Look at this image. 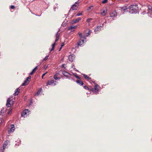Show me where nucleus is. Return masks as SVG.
<instances>
[{
  "label": "nucleus",
  "mask_w": 152,
  "mask_h": 152,
  "mask_svg": "<svg viewBox=\"0 0 152 152\" xmlns=\"http://www.w3.org/2000/svg\"><path fill=\"white\" fill-rule=\"evenodd\" d=\"M138 7L137 4H132L130 6L129 12L130 13H136L138 11Z\"/></svg>",
  "instance_id": "obj_1"
},
{
  "label": "nucleus",
  "mask_w": 152,
  "mask_h": 152,
  "mask_svg": "<svg viewBox=\"0 0 152 152\" xmlns=\"http://www.w3.org/2000/svg\"><path fill=\"white\" fill-rule=\"evenodd\" d=\"M14 102L10 98H9L8 99L7 101V102L6 104V106L7 107H11V106L13 104Z\"/></svg>",
  "instance_id": "obj_2"
},
{
  "label": "nucleus",
  "mask_w": 152,
  "mask_h": 152,
  "mask_svg": "<svg viewBox=\"0 0 152 152\" xmlns=\"http://www.w3.org/2000/svg\"><path fill=\"white\" fill-rule=\"evenodd\" d=\"M29 110L28 109H25L21 113V115L24 117H27L29 114Z\"/></svg>",
  "instance_id": "obj_3"
},
{
  "label": "nucleus",
  "mask_w": 152,
  "mask_h": 152,
  "mask_svg": "<svg viewBox=\"0 0 152 152\" xmlns=\"http://www.w3.org/2000/svg\"><path fill=\"white\" fill-rule=\"evenodd\" d=\"M110 17L111 18H112V20H114V18L117 16V13L115 11H114L111 12L110 14Z\"/></svg>",
  "instance_id": "obj_4"
},
{
  "label": "nucleus",
  "mask_w": 152,
  "mask_h": 152,
  "mask_svg": "<svg viewBox=\"0 0 152 152\" xmlns=\"http://www.w3.org/2000/svg\"><path fill=\"white\" fill-rule=\"evenodd\" d=\"M57 82L56 81H54L53 80H48L47 85V86L48 85H53L55 86L56 84V83Z\"/></svg>",
  "instance_id": "obj_5"
},
{
  "label": "nucleus",
  "mask_w": 152,
  "mask_h": 152,
  "mask_svg": "<svg viewBox=\"0 0 152 152\" xmlns=\"http://www.w3.org/2000/svg\"><path fill=\"white\" fill-rule=\"evenodd\" d=\"M15 126L13 124H12L10 126V128L8 131L9 134L12 132L15 129Z\"/></svg>",
  "instance_id": "obj_6"
},
{
  "label": "nucleus",
  "mask_w": 152,
  "mask_h": 152,
  "mask_svg": "<svg viewBox=\"0 0 152 152\" xmlns=\"http://www.w3.org/2000/svg\"><path fill=\"white\" fill-rule=\"evenodd\" d=\"M59 73H61L63 74L64 76L67 77H68V75H69V74L68 73L66 72L65 70H61L60 71Z\"/></svg>",
  "instance_id": "obj_7"
},
{
  "label": "nucleus",
  "mask_w": 152,
  "mask_h": 152,
  "mask_svg": "<svg viewBox=\"0 0 152 152\" xmlns=\"http://www.w3.org/2000/svg\"><path fill=\"white\" fill-rule=\"evenodd\" d=\"M102 27V26H98L94 30V31L95 32V33H98L99 32L101 31V27Z\"/></svg>",
  "instance_id": "obj_8"
},
{
  "label": "nucleus",
  "mask_w": 152,
  "mask_h": 152,
  "mask_svg": "<svg viewBox=\"0 0 152 152\" xmlns=\"http://www.w3.org/2000/svg\"><path fill=\"white\" fill-rule=\"evenodd\" d=\"M85 40H84L83 39H80L77 45L78 46H81L82 45L84 42V41Z\"/></svg>",
  "instance_id": "obj_9"
},
{
  "label": "nucleus",
  "mask_w": 152,
  "mask_h": 152,
  "mask_svg": "<svg viewBox=\"0 0 152 152\" xmlns=\"http://www.w3.org/2000/svg\"><path fill=\"white\" fill-rule=\"evenodd\" d=\"M120 10H121V12H123V13H124V12H126L128 11L127 10V8L126 7H124L120 8Z\"/></svg>",
  "instance_id": "obj_10"
},
{
  "label": "nucleus",
  "mask_w": 152,
  "mask_h": 152,
  "mask_svg": "<svg viewBox=\"0 0 152 152\" xmlns=\"http://www.w3.org/2000/svg\"><path fill=\"white\" fill-rule=\"evenodd\" d=\"M91 33V30L89 29H87L85 31V37H87Z\"/></svg>",
  "instance_id": "obj_11"
},
{
  "label": "nucleus",
  "mask_w": 152,
  "mask_h": 152,
  "mask_svg": "<svg viewBox=\"0 0 152 152\" xmlns=\"http://www.w3.org/2000/svg\"><path fill=\"white\" fill-rule=\"evenodd\" d=\"M75 58V56L73 54H72L69 55V61L72 62L73 61V60Z\"/></svg>",
  "instance_id": "obj_12"
},
{
  "label": "nucleus",
  "mask_w": 152,
  "mask_h": 152,
  "mask_svg": "<svg viewBox=\"0 0 152 152\" xmlns=\"http://www.w3.org/2000/svg\"><path fill=\"white\" fill-rule=\"evenodd\" d=\"M99 87V86L96 84L95 85L94 88L93 90V91L94 92H97L98 91L99 89L97 88V87Z\"/></svg>",
  "instance_id": "obj_13"
},
{
  "label": "nucleus",
  "mask_w": 152,
  "mask_h": 152,
  "mask_svg": "<svg viewBox=\"0 0 152 152\" xmlns=\"http://www.w3.org/2000/svg\"><path fill=\"white\" fill-rule=\"evenodd\" d=\"M77 27L76 26H71L69 27L68 28V30H71V31H74V30Z\"/></svg>",
  "instance_id": "obj_14"
},
{
  "label": "nucleus",
  "mask_w": 152,
  "mask_h": 152,
  "mask_svg": "<svg viewBox=\"0 0 152 152\" xmlns=\"http://www.w3.org/2000/svg\"><path fill=\"white\" fill-rule=\"evenodd\" d=\"M81 19V18L80 17L76 19H74L72 20V22L73 23H77Z\"/></svg>",
  "instance_id": "obj_15"
},
{
  "label": "nucleus",
  "mask_w": 152,
  "mask_h": 152,
  "mask_svg": "<svg viewBox=\"0 0 152 152\" xmlns=\"http://www.w3.org/2000/svg\"><path fill=\"white\" fill-rule=\"evenodd\" d=\"M38 66L35 67L32 70V71L30 73V75H32L36 71L37 69Z\"/></svg>",
  "instance_id": "obj_16"
},
{
  "label": "nucleus",
  "mask_w": 152,
  "mask_h": 152,
  "mask_svg": "<svg viewBox=\"0 0 152 152\" xmlns=\"http://www.w3.org/2000/svg\"><path fill=\"white\" fill-rule=\"evenodd\" d=\"M7 142H5L4 143L3 145V149L1 150V151H0L1 152H3V151L4 150V149L5 148H6V147L7 146Z\"/></svg>",
  "instance_id": "obj_17"
},
{
  "label": "nucleus",
  "mask_w": 152,
  "mask_h": 152,
  "mask_svg": "<svg viewBox=\"0 0 152 152\" xmlns=\"http://www.w3.org/2000/svg\"><path fill=\"white\" fill-rule=\"evenodd\" d=\"M20 90V89L19 88H17L15 90V93L14 94V95L15 96H16L19 93V91Z\"/></svg>",
  "instance_id": "obj_18"
},
{
  "label": "nucleus",
  "mask_w": 152,
  "mask_h": 152,
  "mask_svg": "<svg viewBox=\"0 0 152 152\" xmlns=\"http://www.w3.org/2000/svg\"><path fill=\"white\" fill-rule=\"evenodd\" d=\"M56 39L55 40V42H57L59 39V34H58V31L56 33Z\"/></svg>",
  "instance_id": "obj_19"
},
{
  "label": "nucleus",
  "mask_w": 152,
  "mask_h": 152,
  "mask_svg": "<svg viewBox=\"0 0 152 152\" xmlns=\"http://www.w3.org/2000/svg\"><path fill=\"white\" fill-rule=\"evenodd\" d=\"M29 80H28L27 79H26L24 81V82L22 84L23 86H25L28 84L29 83Z\"/></svg>",
  "instance_id": "obj_20"
},
{
  "label": "nucleus",
  "mask_w": 152,
  "mask_h": 152,
  "mask_svg": "<svg viewBox=\"0 0 152 152\" xmlns=\"http://www.w3.org/2000/svg\"><path fill=\"white\" fill-rule=\"evenodd\" d=\"M76 82L80 86H82L83 84V82L80 80H77Z\"/></svg>",
  "instance_id": "obj_21"
},
{
  "label": "nucleus",
  "mask_w": 152,
  "mask_h": 152,
  "mask_svg": "<svg viewBox=\"0 0 152 152\" xmlns=\"http://www.w3.org/2000/svg\"><path fill=\"white\" fill-rule=\"evenodd\" d=\"M85 78L87 80H90L91 79V78L88 77L87 75L85 74H82Z\"/></svg>",
  "instance_id": "obj_22"
},
{
  "label": "nucleus",
  "mask_w": 152,
  "mask_h": 152,
  "mask_svg": "<svg viewBox=\"0 0 152 152\" xmlns=\"http://www.w3.org/2000/svg\"><path fill=\"white\" fill-rule=\"evenodd\" d=\"M77 6L75 4H74L72 5V8L73 10H76L77 9V7H76Z\"/></svg>",
  "instance_id": "obj_23"
},
{
  "label": "nucleus",
  "mask_w": 152,
  "mask_h": 152,
  "mask_svg": "<svg viewBox=\"0 0 152 152\" xmlns=\"http://www.w3.org/2000/svg\"><path fill=\"white\" fill-rule=\"evenodd\" d=\"M4 115V112H3L2 110H1V111H0V117H1V118H3L2 116Z\"/></svg>",
  "instance_id": "obj_24"
},
{
  "label": "nucleus",
  "mask_w": 152,
  "mask_h": 152,
  "mask_svg": "<svg viewBox=\"0 0 152 152\" xmlns=\"http://www.w3.org/2000/svg\"><path fill=\"white\" fill-rule=\"evenodd\" d=\"M0 124L1 125V124H3V122L4 121V120L3 119V118H1V117H0Z\"/></svg>",
  "instance_id": "obj_25"
},
{
  "label": "nucleus",
  "mask_w": 152,
  "mask_h": 152,
  "mask_svg": "<svg viewBox=\"0 0 152 152\" xmlns=\"http://www.w3.org/2000/svg\"><path fill=\"white\" fill-rule=\"evenodd\" d=\"M41 92L42 89L39 90L37 92V94H35V96H38V95L40 94L41 93Z\"/></svg>",
  "instance_id": "obj_26"
},
{
  "label": "nucleus",
  "mask_w": 152,
  "mask_h": 152,
  "mask_svg": "<svg viewBox=\"0 0 152 152\" xmlns=\"http://www.w3.org/2000/svg\"><path fill=\"white\" fill-rule=\"evenodd\" d=\"M106 13V12L104 10L101 12V14L103 16H105Z\"/></svg>",
  "instance_id": "obj_27"
},
{
  "label": "nucleus",
  "mask_w": 152,
  "mask_h": 152,
  "mask_svg": "<svg viewBox=\"0 0 152 152\" xmlns=\"http://www.w3.org/2000/svg\"><path fill=\"white\" fill-rule=\"evenodd\" d=\"M148 9L149 10L151 11L152 13V6H148Z\"/></svg>",
  "instance_id": "obj_28"
},
{
  "label": "nucleus",
  "mask_w": 152,
  "mask_h": 152,
  "mask_svg": "<svg viewBox=\"0 0 152 152\" xmlns=\"http://www.w3.org/2000/svg\"><path fill=\"white\" fill-rule=\"evenodd\" d=\"M80 39H83L86 40V37H85V35L84 36H83L82 35H81V36H80Z\"/></svg>",
  "instance_id": "obj_29"
},
{
  "label": "nucleus",
  "mask_w": 152,
  "mask_h": 152,
  "mask_svg": "<svg viewBox=\"0 0 152 152\" xmlns=\"http://www.w3.org/2000/svg\"><path fill=\"white\" fill-rule=\"evenodd\" d=\"M93 9V6H91L89 7L88 9V10H92Z\"/></svg>",
  "instance_id": "obj_30"
},
{
  "label": "nucleus",
  "mask_w": 152,
  "mask_h": 152,
  "mask_svg": "<svg viewBox=\"0 0 152 152\" xmlns=\"http://www.w3.org/2000/svg\"><path fill=\"white\" fill-rule=\"evenodd\" d=\"M82 12H80V13L79 12V13H77L76 14V16H80L82 15Z\"/></svg>",
  "instance_id": "obj_31"
},
{
  "label": "nucleus",
  "mask_w": 152,
  "mask_h": 152,
  "mask_svg": "<svg viewBox=\"0 0 152 152\" xmlns=\"http://www.w3.org/2000/svg\"><path fill=\"white\" fill-rule=\"evenodd\" d=\"M54 78L56 80H57L58 79H60V77H58L57 76H55V75H54Z\"/></svg>",
  "instance_id": "obj_32"
},
{
  "label": "nucleus",
  "mask_w": 152,
  "mask_h": 152,
  "mask_svg": "<svg viewBox=\"0 0 152 152\" xmlns=\"http://www.w3.org/2000/svg\"><path fill=\"white\" fill-rule=\"evenodd\" d=\"M12 112V110L10 109L7 112V113L9 115Z\"/></svg>",
  "instance_id": "obj_33"
},
{
  "label": "nucleus",
  "mask_w": 152,
  "mask_h": 152,
  "mask_svg": "<svg viewBox=\"0 0 152 152\" xmlns=\"http://www.w3.org/2000/svg\"><path fill=\"white\" fill-rule=\"evenodd\" d=\"M48 57H49V55L46 56L44 58V59H43V60L45 61V60H47L48 59Z\"/></svg>",
  "instance_id": "obj_34"
},
{
  "label": "nucleus",
  "mask_w": 152,
  "mask_h": 152,
  "mask_svg": "<svg viewBox=\"0 0 152 152\" xmlns=\"http://www.w3.org/2000/svg\"><path fill=\"white\" fill-rule=\"evenodd\" d=\"M92 20V19H91V18H88L87 20L86 21L88 23H89L91 22V20Z\"/></svg>",
  "instance_id": "obj_35"
},
{
  "label": "nucleus",
  "mask_w": 152,
  "mask_h": 152,
  "mask_svg": "<svg viewBox=\"0 0 152 152\" xmlns=\"http://www.w3.org/2000/svg\"><path fill=\"white\" fill-rule=\"evenodd\" d=\"M64 45V43H62L61 45V47L60 48V49L59 50V51H60L61 49H62V47Z\"/></svg>",
  "instance_id": "obj_36"
},
{
  "label": "nucleus",
  "mask_w": 152,
  "mask_h": 152,
  "mask_svg": "<svg viewBox=\"0 0 152 152\" xmlns=\"http://www.w3.org/2000/svg\"><path fill=\"white\" fill-rule=\"evenodd\" d=\"M107 1L108 0H104L102 1V3L103 4L106 3L107 2Z\"/></svg>",
  "instance_id": "obj_37"
},
{
  "label": "nucleus",
  "mask_w": 152,
  "mask_h": 152,
  "mask_svg": "<svg viewBox=\"0 0 152 152\" xmlns=\"http://www.w3.org/2000/svg\"><path fill=\"white\" fill-rule=\"evenodd\" d=\"M84 88L85 89H86V90H89V88L87 86H84Z\"/></svg>",
  "instance_id": "obj_38"
},
{
  "label": "nucleus",
  "mask_w": 152,
  "mask_h": 152,
  "mask_svg": "<svg viewBox=\"0 0 152 152\" xmlns=\"http://www.w3.org/2000/svg\"><path fill=\"white\" fill-rule=\"evenodd\" d=\"M74 75L75 77H76L78 79H80V78H81L79 76L76 75H75L74 74Z\"/></svg>",
  "instance_id": "obj_39"
},
{
  "label": "nucleus",
  "mask_w": 152,
  "mask_h": 152,
  "mask_svg": "<svg viewBox=\"0 0 152 152\" xmlns=\"http://www.w3.org/2000/svg\"><path fill=\"white\" fill-rule=\"evenodd\" d=\"M10 8L11 9H14L15 8V7L14 5H11L10 6Z\"/></svg>",
  "instance_id": "obj_40"
},
{
  "label": "nucleus",
  "mask_w": 152,
  "mask_h": 152,
  "mask_svg": "<svg viewBox=\"0 0 152 152\" xmlns=\"http://www.w3.org/2000/svg\"><path fill=\"white\" fill-rule=\"evenodd\" d=\"M60 74L58 73H56L54 75L56 76H58Z\"/></svg>",
  "instance_id": "obj_41"
},
{
  "label": "nucleus",
  "mask_w": 152,
  "mask_h": 152,
  "mask_svg": "<svg viewBox=\"0 0 152 152\" xmlns=\"http://www.w3.org/2000/svg\"><path fill=\"white\" fill-rule=\"evenodd\" d=\"M47 73V72H46V73H45L43 74L42 75V79H43V77H44V76H45V74H46V73Z\"/></svg>",
  "instance_id": "obj_42"
},
{
  "label": "nucleus",
  "mask_w": 152,
  "mask_h": 152,
  "mask_svg": "<svg viewBox=\"0 0 152 152\" xmlns=\"http://www.w3.org/2000/svg\"><path fill=\"white\" fill-rule=\"evenodd\" d=\"M31 78V76H29L26 79H27L28 80L29 79H30Z\"/></svg>",
  "instance_id": "obj_43"
},
{
  "label": "nucleus",
  "mask_w": 152,
  "mask_h": 152,
  "mask_svg": "<svg viewBox=\"0 0 152 152\" xmlns=\"http://www.w3.org/2000/svg\"><path fill=\"white\" fill-rule=\"evenodd\" d=\"M56 44L55 42L52 45V47H55V45Z\"/></svg>",
  "instance_id": "obj_44"
},
{
  "label": "nucleus",
  "mask_w": 152,
  "mask_h": 152,
  "mask_svg": "<svg viewBox=\"0 0 152 152\" xmlns=\"http://www.w3.org/2000/svg\"><path fill=\"white\" fill-rule=\"evenodd\" d=\"M69 80H74V79H73V78H72V77H69Z\"/></svg>",
  "instance_id": "obj_45"
},
{
  "label": "nucleus",
  "mask_w": 152,
  "mask_h": 152,
  "mask_svg": "<svg viewBox=\"0 0 152 152\" xmlns=\"http://www.w3.org/2000/svg\"><path fill=\"white\" fill-rule=\"evenodd\" d=\"M78 34L79 36H81V35H82V33H81L80 32H79L78 33Z\"/></svg>",
  "instance_id": "obj_46"
},
{
  "label": "nucleus",
  "mask_w": 152,
  "mask_h": 152,
  "mask_svg": "<svg viewBox=\"0 0 152 152\" xmlns=\"http://www.w3.org/2000/svg\"><path fill=\"white\" fill-rule=\"evenodd\" d=\"M54 48L53 47H52V49L50 50V51H52L53 50H54Z\"/></svg>",
  "instance_id": "obj_47"
},
{
  "label": "nucleus",
  "mask_w": 152,
  "mask_h": 152,
  "mask_svg": "<svg viewBox=\"0 0 152 152\" xmlns=\"http://www.w3.org/2000/svg\"><path fill=\"white\" fill-rule=\"evenodd\" d=\"M111 20H110V19H108V22H109V23H110L111 22Z\"/></svg>",
  "instance_id": "obj_48"
},
{
  "label": "nucleus",
  "mask_w": 152,
  "mask_h": 152,
  "mask_svg": "<svg viewBox=\"0 0 152 152\" xmlns=\"http://www.w3.org/2000/svg\"><path fill=\"white\" fill-rule=\"evenodd\" d=\"M62 67H64L65 69V67H64V64L62 65Z\"/></svg>",
  "instance_id": "obj_49"
},
{
  "label": "nucleus",
  "mask_w": 152,
  "mask_h": 152,
  "mask_svg": "<svg viewBox=\"0 0 152 152\" xmlns=\"http://www.w3.org/2000/svg\"><path fill=\"white\" fill-rule=\"evenodd\" d=\"M106 23V21H105V22H104V23L102 24V26H103V24H104V23Z\"/></svg>",
  "instance_id": "obj_50"
},
{
  "label": "nucleus",
  "mask_w": 152,
  "mask_h": 152,
  "mask_svg": "<svg viewBox=\"0 0 152 152\" xmlns=\"http://www.w3.org/2000/svg\"><path fill=\"white\" fill-rule=\"evenodd\" d=\"M75 3H76V4H78V3H78V1H77V2H75Z\"/></svg>",
  "instance_id": "obj_51"
},
{
  "label": "nucleus",
  "mask_w": 152,
  "mask_h": 152,
  "mask_svg": "<svg viewBox=\"0 0 152 152\" xmlns=\"http://www.w3.org/2000/svg\"><path fill=\"white\" fill-rule=\"evenodd\" d=\"M75 71L77 72H78V71L77 70H75Z\"/></svg>",
  "instance_id": "obj_52"
}]
</instances>
